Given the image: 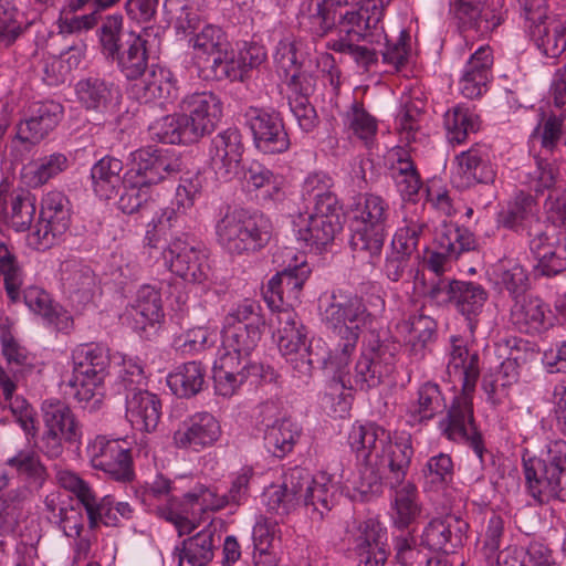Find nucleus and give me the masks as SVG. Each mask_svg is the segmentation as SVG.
<instances>
[{
  "instance_id": "1",
  "label": "nucleus",
  "mask_w": 566,
  "mask_h": 566,
  "mask_svg": "<svg viewBox=\"0 0 566 566\" xmlns=\"http://www.w3.org/2000/svg\"><path fill=\"white\" fill-rule=\"evenodd\" d=\"M354 9L340 14L336 36L326 42V48L348 55L358 66L368 70L378 60L377 52L360 44V39L379 42L384 36L378 23L382 19L381 0H304L300 4L298 24L317 36H324L336 25L337 8Z\"/></svg>"
},
{
  "instance_id": "2",
  "label": "nucleus",
  "mask_w": 566,
  "mask_h": 566,
  "mask_svg": "<svg viewBox=\"0 0 566 566\" xmlns=\"http://www.w3.org/2000/svg\"><path fill=\"white\" fill-rule=\"evenodd\" d=\"M450 343L447 373L461 384V391L452 399L438 428L449 441L468 444L482 461L484 446L473 410V395L480 377L479 353L470 348L462 337L452 336Z\"/></svg>"
},
{
  "instance_id": "3",
  "label": "nucleus",
  "mask_w": 566,
  "mask_h": 566,
  "mask_svg": "<svg viewBox=\"0 0 566 566\" xmlns=\"http://www.w3.org/2000/svg\"><path fill=\"white\" fill-rule=\"evenodd\" d=\"M272 325L280 353L298 377H310L315 363L331 369L322 339H308L307 328L293 308L277 307Z\"/></svg>"
},
{
  "instance_id": "4",
  "label": "nucleus",
  "mask_w": 566,
  "mask_h": 566,
  "mask_svg": "<svg viewBox=\"0 0 566 566\" xmlns=\"http://www.w3.org/2000/svg\"><path fill=\"white\" fill-rule=\"evenodd\" d=\"M326 326L339 337L336 347L328 354L331 369L342 371L356 350L361 331L368 326V314L364 300L357 295L334 293L323 313Z\"/></svg>"
},
{
  "instance_id": "5",
  "label": "nucleus",
  "mask_w": 566,
  "mask_h": 566,
  "mask_svg": "<svg viewBox=\"0 0 566 566\" xmlns=\"http://www.w3.org/2000/svg\"><path fill=\"white\" fill-rule=\"evenodd\" d=\"M350 248L355 258L375 264L384 248L391 216L390 206L382 197L364 195L353 210Z\"/></svg>"
},
{
  "instance_id": "6",
  "label": "nucleus",
  "mask_w": 566,
  "mask_h": 566,
  "mask_svg": "<svg viewBox=\"0 0 566 566\" xmlns=\"http://www.w3.org/2000/svg\"><path fill=\"white\" fill-rule=\"evenodd\" d=\"M522 464L526 489L536 501H566V441H548L539 455L525 450Z\"/></svg>"
},
{
  "instance_id": "7",
  "label": "nucleus",
  "mask_w": 566,
  "mask_h": 566,
  "mask_svg": "<svg viewBox=\"0 0 566 566\" xmlns=\"http://www.w3.org/2000/svg\"><path fill=\"white\" fill-rule=\"evenodd\" d=\"M71 395L84 409H98L104 399V380L109 366L107 349L99 344H81L72 350Z\"/></svg>"
},
{
  "instance_id": "8",
  "label": "nucleus",
  "mask_w": 566,
  "mask_h": 566,
  "mask_svg": "<svg viewBox=\"0 0 566 566\" xmlns=\"http://www.w3.org/2000/svg\"><path fill=\"white\" fill-rule=\"evenodd\" d=\"M272 230L269 218L245 209L228 210L216 224L218 242L238 255L261 250L270 242Z\"/></svg>"
},
{
  "instance_id": "9",
  "label": "nucleus",
  "mask_w": 566,
  "mask_h": 566,
  "mask_svg": "<svg viewBox=\"0 0 566 566\" xmlns=\"http://www.w3.org/2000/svg\"><path fill=\"white\" fill-rule=\"evenodd\" d=\"M394 364L395 355L390 346L375 339L363 347L353 374L349 373L348 365L342 371L329 370L338 378L342 387L368 390L380 385L392 373Z\"/></svg>"
},
{
  "instance_id": "10",
  "label": "nucleus",
  "mask_w": 566,
  "mask_h": 566,
  "mask_svg": "<svg viewBox=\"0 0 566 566\" xmlns=\"http://www.w3.org/2000/svg\"><path fill=\"white\" fill-rule=\"evenodd\" d=\"M72 205L59 190L43 195L39 219L29 235V243L38 250H46L60 243L70 229Z\"/></svg>"
},
{
  "instance_id": "11",
  "label": "nucleus",
  "mask_w": 566,
  "mask_h": 566,
  "mask_svg": "<svg viewBox=\"0 0 566 566\" xmlns=\"http://www.w3.org/2000/svg\"><path fill=\"white\" fill-rule=\"evenodd\" d=\"M290 490L298 495L306 514L314 521H322L336 502V485L327 472H318L312 476L303 468L290 469L287 480Z\"/></svg>"
},
{
  "instance_id": "12",
  "label": "nucleus",
  "mask_w": 566,
  "mask_h": 566,
  "mask_svg": "<svg viewBox=\"0 0 566 566\" xmlns=\"http://www.w3.org/2000/svg\"><path fill=\"white\" fill-rule=\"evenodd\" d=\"M180 157L169 148H140L132 153V163L123 176V182L132 186H154L181 170Z\"/></svg>"
},
{
  "instance_id": "13",
  "label": "nucleus",
  "mask_w": 566,
  "mask_h": 566,
  "mask_svg": "<svg viewBox=\"0 0 566 566\" xmlns=\"http://www.w3.org/2000/svg\"><path fill=\"white\" fill-rule=\"evenodd\" d=\"M45 431L42 448L50 458H57L63 443L75 442L82 437L81 426L71 408L59 399H46L41 407Z\"/></svg>"
},
{
  "instance_id": "14",
  "label": "nucleus",
  "mask_w": 566,
  "mask_h": 566,
  "mask_svg": "<svg viewBox=\"0 0 566 566\" xmlns=\"http://www.w3.org/2000/svg\"><path fill=\"white\" fill-rule=\"evenodd\" d=\"M327 203L323 207L306 206V210L293 219L296 239L307 247H324L343 229L342 207H332L331 202Z\"/></svg>"
},
{
  "instance_id": "15",
  "label": "nucleus",
  "mask_w": 566,
  "mask_h": 566,
  "mask_svg": "<svg viewBox=\"0 0 566 566\" xmlns=\"http://www.w3.org/2000/svg\"><path fill=\"white\" fill-rule=\"evenodd\" d=\"M346 538L358 566H385L388 559L387 532L374 520H354L348 524Z\"/></svg>"
},
{
  "instance_id": "16",
  "label": "nucleus",
  "mask_w": 566,
  "mask_h": 566,
  "mask_svg": "<svg viewBox=\"0 0 566 566\" xmlns=\"http://www.w3.org/2000/svg\"><path fill=\"white\" fill-rule=\"evenodd\" d=\"M164 266L189 283L208 280L210 265L206 250L195 247L180 237L170 240L161 251Z\"/></svg>"
},
{
  "instance_id": "17",
  "label": "nucleus",
  "mask_w": 566,
  "mask_h": 566,
  "mask_svg": "<svg viewBox=\"0 0 566 566\" xmlns=\"http://www.w3.org/2000/svg\"><path fill=\"white\" fill-rule=\"evenodd\" d=\"M283 254L289 263L269 281L264 297L271 307L276 296L282 304H286L285 307L292 308L300 302L301 291L311 269L305 256L297 254L294 249L285 248Z\"/></svg>"
},
{
  "instance_id": "18",
  "label": "nucleus",
  "mask_w": 566,
  "mask_h": 566,
  "mask_svg": "<svg viewBox=\"0 0 566 566\" xmlns=\"http://www.w3.org/2000/svg\"><path fill=\"white\" fill-rule=\"evenodd\" d=\"M178 488L163 474H157L154 481L146 483L142 493V501L149 512L174 524L179 534L189 532V521L181 514L180 501L177 495Z\"/></svg>"
},
{
  "instance_id": "19",
  "label": "nucleus",
  "mask_w": 566,
  "mask_h": 566,
  "mask_svg": "<svg viewBox=\"0 0 566 566\" xmlns=\"http://www.w3.org/2000/svg\"><path fill=\"white\" fill-rule=\"evenodd\" d=\"M244 119L258 150L280 154L289 149L290 138L279 114L251 106L245 111Z\"/></svg>"
},
{
  "instance_id": "20",
  "label": "nucleus",
  "mask_w": 566,
  "mask_h": 566,
  "mask_svg": "<svg viewBox=\"0 0 566 566\" xmlns=\"http://www.w3.org/2000/svg\"><path fill=\"white\" fill-rule=\"evenodd\" d=\"M91 464L112 479L127 482L133 479L132 458L124 441L97 436L87 447Z\"/></svg>"
},
{
  "instance_id": "21",
  "label": "nucleus",
  "mask_w": 566,
  "mask_h": 566,
  "mask_svg": "<svg viewBox=\"0 0 566 566\" xmlns=\"http://www.w3.org/2000/svg\"><path fill=\"white\" fill-rule=\"evenodd\" d=\"M244 151L241 132L235 127L217 134L210 145V166L218 180L231 181L241 171Z\"/></svg>"
},
{
  "instance_id": "22",
  "label": "nucleus",
  "mask_w": 566,
  "mask_h": 566,
  "mask_svg": "<svg viewBox=\"0 0 566 566\" xmlns=\"http://www.w3.org/2000/svg\"><path fill=\"white\" fill-rule=\"evenodd\" d=\"M218 419L207 411L196 412L181 421L172 434L178 449L200 452L212 447L221 437Z\"/></svg>"
},
{
  "instance_id": "23",
  "label": "nucleus",
  "mask_w": 566,
  "mask_h": 566,
  "mask_svg": "<svg viewBox=\"0 0 566 566\" xmlns=\"http://www.w3.org/2000/svg\"><path fill=\"white\" fill-rule=\"evenodd\" d=\"M180 109L199 140L217 127L222 117L223 103L213 92H196L182 98Z\"/></svg>"
},
{
  "instance_id": "24",
  "label": "nucleus",
  "mask_w": 566,
  "mask_h": 566,
  "mask_svg": "<svg viewBox=\"0 0 566 566\" xmlns=\"http://www.w3.org/2000/svg\"><path fill=\"white\" fill-rule=\"evenodd\" d=\"M454 165L452 180L459 188L492 184L496 178V169L490 160L489 151L482 146L475 145L458 154Z\"/></svg>"
},
{
  "instance_id": "25",
  "label": "nucleus",
  "mask_w": 566,
  "mask_h": 566,
  "mask_svg": "<svg viewBox=\"0 0 566 566\" xmlns=\"http://www.w3.org/2000/svg\"><path fill=\"white\" fill-rule=\"evenodd\" d=\"M75 94L82 107L102 116L115 114L122 102L119 87L99 77L80 80Z\"/></svg>"
},
{
  "instance_id": "26",
  "label": "nucleus",
  "mask_w": 566,
  "mask_h": 566,
  "mask_svg": "<svg viewBox=\"0 0 566 566\" xmlns=\"http://www.w3.org/2000/svg\"><path fill=\"white\" fill-rule=\"evenodd\" d=\"M499 227L531 237L541 226L539 206L528 193L518 192L497 213Z\"/></svg>"
},
{
  "instance_id": "27",
  "label": "nucleus",
  "mask_w": 566,
  "mask_h": 566,
  "mask_svg": "<svg viewBox=\"0 0 566 566\" xmlns=\"http://www.w3.org/2000/svg\"><path fill=\"white\" fill-rule=\"evenodd\" d=\"M468 523L454 515L432 518L423 528L421 544L431 551L451 553L463 545Z\"/></svg>"
},
{
  "instance_id": "28",
  "label": "nucleus",
  "mask_w": 566,
  "mask_h": 566,
  "mask_svg": "<svg viewBox=\"0 0 566 566\" xmlns=\"http://www.w3.org/2000/svg\"><path fill=\"white\" fill-rule=\"evenodd\" d=\"M413 457L412 439L408 432L389 433V441L379 450L380 462L388 469L385 475L387 485L407 481L406 476Z\"/></svg>"
},
{
  "instance_id": "29",
  "label": "nucleus",
  "mask_w": 566,
  "mask_h": 566,
  "mask_svg": "<svg viewBox=\"0 0 566 566\" xmlns=\"http://www.w3.org/2000/svg\"><path fill=\"white\" fill-rule=\"evenodd\" d=\"M493 53L489 45H481L467 61L459 80L460 93L470 99L481 97L492 78Z\"/></svg>"
},
{
  "instance_id": "30",
  "label": "nucleus",
  "mask_w": 566,
  "mask_h": 566,
  "mask_svg": "<svg viewBox=\"0 0 566 566\" xmlns=\"http://www.w3.org/2000/svg\"><path fill=\"white\" fill-rule=\"evenodd\" d=\"M164 318L161 295L158 290L150 285H143L136 294L132 304H129L123 319L133 329L146 332L155 327Z\"/></svg>"
},
{
  "instance_id": "31",
  "label": "nucleus",
  "mask_w": 566,
  "mask_h": 566,
  "mask_svg": "<svg viewBox=\"0 0 566 566\" xmlns=\"http://www.w3.org/2000/svg\"><path fill=\"white\" fill-rule=\"evenodd\" d=\"M62 106L57 103H44L38 107L34 115L21 123L18 127L17 136L12 142L15 150L29 151L31 146L43 139L60 122Z\"/></svg>"
},
{
  "instance_id": "32",
  "label": "nucleus",
  "mask_w": 566,
  "mask_h": 566,
  "mask_svg": "<svg viewBox=\"0 0 566 566\" xmlns=\"http://www.w3.org/2000/svg\"><path fill=\"white\" fill-rule=\"evenodd\" d=\"M212 371L216 392L222 397H231L259 368L251 360H240L237 356L218 353Z\"/></svg>"
},
{
  "instance_id": "33",
  "label": "nucleus",
  "mask_w": 566,
  "mask_h": 566,
  "mask_svg": "<svg viewBox=\"0 0 566 566\" xmlns=\"http://www.w3.org/2000/svg\"><path fill=\"white\" fill-rule=\"evenodd\" d=\"M511 322L523 333L538 334L552 326V312L537 295L516 296L511 308Z\"/></svg>"
},
{
  "instance_id": "34",
  "label": "nucleus",
  "mask_w": 566,
  "mask_h": 566,
  "mask_svg": "<svg viewBox=\"0 0 566 566\" xmlns=\"http://www.w3.org/2000/svg\"><path fill=\"white\" fill-rule=\"evenodd\" d=\"M129 94L139 103L163 104L176 98L177 87L169 70L151 65L144 77L130 86Z\"/></svg>"
},
{
  "instance_id": "35",
  "label": "nucleus",
  "mask_w": 566,
  "mask_h": 566,
  "mask_svg": "<svg viewBox=\"0 0 566 566\" xmlns=\"http://www.w3.org/2000/svg\"><path fill=\"white\" fill-rule=\"evenodd\" d=\"M60 281L64 292L78 304L91 301L96 279L90 266L76 258H69L61 262L59 269Z\"/></svg>"
},
{
  "instance_id": "36",
  "label": "nucleus",
  "mask_w": 566,
  "mask_h": 566,
  "mask_svg": "<svg viewBox=\"0 0 566 566\" xmlns=\"http://www.w3.org/2000/svg\"><path fill=\"white\" fill-rule=\"evenodd\" d=\"M125 416L136 430L151 432L157 428L161 417L160 399L145 389L126 394Z\"/></svg>"
},
{
  "instance_id": "37",
  "label": "nucleus",
  "mask_w": 566,
  "mask_h": 566,
  "mask_svg": "<svg viewBox=\"0 0 566 566\" xmlns=\"http://www.w3.org/2000/svg\"><path fill=\"white\" fill-rule=\"evenodd\" d=\"M147 33H130L125 40L115 57L119 71L128 80H136L144 75L149 61Z\"/></svg>"
},
{
  "instance_id": "38",
  "label": "nucleus",
  "mask_w": 566,
  "mask_h": 566,
  "mask_svg": "<svg viewBox=\"0 0 566 566\" xmlns=\"http://www.w3.org/2000/svg\"><path fill=\"white\" fill-rule=\"evenodd\" d=\"M389 441V431L375 422L354 423L348 432V444L358 460L378 459L379 450Z\"/></svg>"
},
{
  "instance_id": "39",
  "label": "nucleus",
  "mask_w": 566,
  "mask_h": 566,
  "mask_svg": "<svg viewBox=\"0 0 566 566\" xmlns=\"http://www.w3.org/2000/svg\"><path fill=\"white\" fill-rule=\"evenodd\" d=\"M391 490L390 515L394 526L400 530L411 525L421 513L417 486L410 481L388 485Z\"/></svg>"
},
{
  "instance_id": "40",
  "label": "nucleus",
  "mask_w": 566,
  "mask_h": 566,
  "mask_svg": "<svg viewBox=\"0 0 566 566\" xmlns=\"http://www.w3.org/2000/svg\"><path fill=\"white\" fill-rule=\"evenodd\" d=\"M444 407V397L439 385L432 381H424L418 387L416 397L408 405L407 422L410 426L428 422Z\"/></svg>"
},
{
  "instance_id": "41",
  "label": "nucleus",
  "mask_w": 566,
  "mask_h": 566,
  "mask_svg": "<svg viewBox=\"0 0 566 566\" xmlns=\"http://www.w3.org/2000/svg\"><path fill=\"white\" fill-rule=\"evenodd\" d=\"M24 303L31 312L41 316L43 321L59 331H66L72 325V317L59 304H55L50 294L39 286H29L24 290Z\"/></svg>"
},
{
  "instance_id": "42",
  "label": "nucleus",
  "mask_w": 566,
  "mask_h": 566,
  "mask_svg": "<svg viewBox=\"0 0 566 566\" xmlns=\"http://www.w3.org/2000/svg\"><path fill=\"white\" fill-rule=\"evenodd\" d=\"M56 480L63 489L72 492L77 497L87 513L90 526L95 527L96 520L101 516V512H108L109 509L107 505L109 500H105L103 503H97V496L91 486L76 473L70 470H57Z\"/></svg>"
},
{
  "instance_id": "43",
  "label": "nucleus",
  "mask_w": 566,
  "mask_h": 566,
  "mask_svg": "<svg viewBox=\"0 0 566 566\" xmlns=\"http://www.w3.org/2000/svg\"><path fill=\"white\" fill-rule=\"evenodd\" d=\"M216 528L205 527L185 539L181 548H176L178 566H206L213 558Z\"/></svg>"
},
{
  "instance_id": "44",
  "label": "nucleus",
  "mask_w": 566,
  "mask_h": 566,
  "mask_svg": "<svg viewBox=\"0 0 566 566\" xmlns=\"http://www.w3.org/2000/svg\"><path fill=\"white\" fill-rule=\"evenodd\" d=\"M123 163L114 157L105 156L95 163L91 169L92 186L95 195L103 200H109L118 193L123 177Z\"/></svg>"
},
{
  "instance_id": "45",
  "label": "nucleus",
  "mask_w": 566,
  "mask_h": 566,
  "mask_svg": "<svg viewBox=\"0 0 566 566\" xmlns=\"http://www.w3.org/2000/svg\"><path fill=\"white\" fill-rule=\"evenodd\" d=\"M532 33L545 56L555 59L566 52V20L547 17L534 24Z\"/></svg>"
},
{
  "instance_id": "46",
  "label": "nucleus",
  "mask_w": 566,
  "mask_h": 566,
  "mask_svg": "<svg viewBox=\"0 0 566 566\" xmlns=\"http://www.w3.org/2000/svg\"><path fill=\"white\" fill-rule=\"evenodd\" d=\"M262 337V328L223 327L219 354L237 356L240 360H251V354Z\"/></svg>"
},
{
  "instance_id": "47",
  "label": "nucleus",
  "mask_w": 566,
  "mask_h": 566,
  "mask_svg": "<svg viewBox=\"0 0 566 566\" xmlns=\"http://www.w3.org/2000/svg\"><path fill=\"white\" fill-rule=\"evenodd\" d=\"M300 433L301 429L292 419H276L265 426L264 446L274 457L283 458L293 450Z\"/></svg>"
},
{
  "instance_id": "48",
  "label": "nucleus",
  "mask_w": 566,
  "mask_h": 566,
  "mask_svg": "<svg viewBox=\"0 0 566 566\" xmlns=\"http://www.w3.org/2000/svg\"><path fill=\"white\" fill-rule=\"evenodd\" d=\"M242 180L249 189H263L264 197L281 200L284 197L285 180L259 161H251L242 169Z\"/></svg>"
},
{
  "instance_id": "49",
  "label": "nucleus",
  "mask_w": 566,
  "mask_h": 566,
  "mask_svg": "<svg viewBox=\"0 0 566 566\" xmlns=\"http://www.w3.org/2000/svg\"><path fill=\"white\" fill-rule=\"evenodd\" d=\"M190 42L199 64L210 60L213 65L222 63L223 52L227 51L228 42L224 32L219 27L206 25Z\"/></svg>"
},
{
  "instance_id": "50",
  "label": "nucleus",
  "mask_w": 566,
  "mask_h": 566,
  "mask_svg": "<svg viewBox=\"0 0 566 566\" xmlns=\"http://www.w3.org/2000/svg\"><path fill=\"white\" fill-rule=\"evenodd\" d=\"M443 125L449 142L462 144L470 134H474L480 129L481 119L473 108L457 105L446 112Z\"/></svg>"
},
{
  "instance_id": "51",
  "label": "nucleus",
  "mask_w": 566,
  "mask_h": 566,
  "mask_svg": "<svg viewBox=\"0 0 566 566\" xmlns=\"http://www.w3.org/2000/svg\"><path fill=\"white\" fill-rule=\"evenodd\" d=\"M149 130L154 138L165 144H190L198 142L182 112L155 120L150 125Z\"/></svg>"
},
{
  "instance_id": "52",
  "label": "nucleus",
  "mask_w": 566,
  "mask_h": 566,
  "mask_svg": "<svg viewBox=\"0 0 566 566\" xmlns=\"http://www.w3.org/2000/svg\"><path fill=\"white\" fill-rule=\"evenodd\" d=\"M205 379V367L198 361H189L170 373L167 384L175 395L189 398L202 390Z\"/></svg>"
},
{
  "instance_id": "53",
  "label": "nucleus",
  "mask_w": 566,
  "mask_h": 566,
  "mask_svg": "<svg viewBox=\"0 0 566 566\" xmlns=\"http://www.w3.org/2000/svg\"><path fill=\"white\" fill-rule=\"evenodd\" d=\"M410 275L412 277L415 296L428 297L437 305H447L450 302H454L459 281L434 277L428 283L424 273L419 270L410 271Z\"/></svg>"
},
{
  "instance_id": "54",
  "label": "nucleus",
  "mask_w": 566,
  "mask_h": 566,
  "mask_svg": "<svg viewBox=\"0 0 566 566\" xmlns=\"http://www.w3.org/2000/svg\"><path fill=\"white\" fill-rule=\"evenodd\" d=\"M436 248L442 253L457 259L463 252L475 248V239L471 231L453 223H443L436 233Z\"/></svg>"
},
{
  "instance_id": "55",
  "label": "nucleus",
  "mask_w": 566,
  "mask_h": 566,
  "mask_svg": "<svg viewBox=\"0 0 566 566\" xmlns=\"http://www.w3.org/2000/svg\"><path fill=\"white\" fill-rule=\"evenodd\" d=\"M36 211V198L29 190L13 191L7 210V222L17 232L30 229Z\"/></svg>"
},
{
  "instance_id": "56",
  "label": "nucleus",
  "mask_w": 566,
  "mask_h": 566,
  "mask_svg": "<svg viewBox=\"0 0 566 566\" xmlns=\"http://www.w3.org/2000/svg\"><path fill=\"white\" fill-rule=\"evenodd\" d=\"M0 345L2 356L12 368L33 366V355L15 337L13 323L8 317L0 319Z\"/></svg>"
},
{
  "instance_id": "57",
  "label": "nucleus",
  "mask_w": 566,
  "mask_h": 566,
  "mask_svg": "<svg viewBox=\"0 0 566 566\" xmlns=\"http://www.w3.org/2000/svg\"><path fill=\"white\" fill-rule=\"evenodd\" d=\"M423 103L419 99H408L399 111L396 123L401 139L408 144L415 143L424 136L426 116L422 112Z\"/></svg>"
},
{
  "instance_id": "58",
  "label": "nucleus",
  "mask_w": 566,
  "mask_h": 566,
  "mask_svg": "<svg viewBox=\"0 0 566 566\" xmlns=\"http://www.w3.org/2000/svg\"><path fill=\"white\" fill-rule=\"evenodd\" d=\"M344 127L353 136L369 145L378 130L377 119L364 107L360 102H353L345 112Z\"/></svg>"
},
{
  "instance_id": "59",
  "label": "nucleus",
  "mask_w": 566,
  "mask_h": 566,
  "mask_svg": "<svg viewBox=\"0 0 566 566\" xmlns=\"http://www.w3.org/2000/svg\"><path fill=\"white\" fill-rule=\"evenodd\" d=\"M67 168V158L62 154H52L23 167L22 176L30 187H40Z\"/></svg>"
},
{
  "instance_id": "60",
  "label": "nucleus",
  "mask_w": 566,
  "mask_h": 566,
  "mask_svg": "<svg viewBox=\"0 0 566 566\" xmlns=\"http://www.w3.org/2000/svg\"><path fill=\"white\" fill-rule=\"evenodd\" d=\"M333 180L324 172L310 174L302 185V199L310 207H323L331 202L337 207L338 200L332 192Z\"/></svg>"
},
{
  "instance_id": "61",
  "label": "nucleus",
  "mask_w": 566,
  "mask_h": 566,
  "mask_svg": "<svg viewBox=\"0 0 566 566\" xmlns=\"http://www.w3.org/2000/svg\"><path fill=\"white\" fill-rule=\"evenodd\" d=\"M374 461H363L358 472L348 480V490H352L354 500H368L381 491V475L375 469Z\"/></svg>"
},
{
  "instance_id": "62",
  "label": "nucleus",
  "mask_w": 566,
  "mask_h": 566,
  "mask_svg": "<svg viewBox=\"0 0 566 566\" xmlns=\"http://www.w3.org/2000/svg\"><path fill=\"white\" fill-rule=\"evenodd\" d=\"M486 298L488 293L480 284L464 281L458 282L454 304L458 311L469 321L482 312Z\"/></svg>"
},
{
  "instance_id": "63",
  "label": "nucleus",
  "mask_w": 566,
  "mask_h": 566,
  "mask_svg": "<svg viewBox=\"0 0 566 566\" xmlns=\"http://www.w3.org/2000/svg\"><path fill=\"white\" fill-rule=\"evenodd\" d=\"M422 473L426 486L431 491L439 492L453 480V461L448 453H438L428 459Z\"/></svg>"
},
{
  "instance_id": "64",
  "label": "nucleus",
  "mask_w": 566,
  "mask_h": 566,
  "mask_svg": "<svg viewBox=\"0 0 566 566\" xmlns=\"http://www.w3.org/2000/svg\"><path fill=\"white\" fill-rule=\"evenodd\" d=\"M437 324L428 315H411L408 321L401 325V329L406 333V342L411 346L412 350L418 353L432 340L436 333Z\"/></svg>"
}]
</instances>
